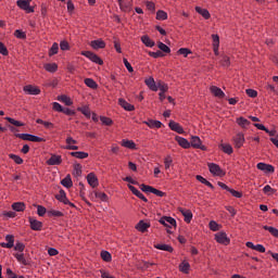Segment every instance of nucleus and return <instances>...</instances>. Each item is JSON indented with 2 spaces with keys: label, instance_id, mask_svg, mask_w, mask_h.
Wrapping results in <instances>:
<instances>
[{
  "label": "nucleus",
  "instance_id": "obj_1",
  "mask_svg": "<svg viewBox=\"0 0 278 278\" xmlns=\"http://www.w3.org/2000/svg\"><path fill=\"white\" fill-rule=\"evenodd\" d=\"M16 138L21 140H27L28 142H47V139L31 135V134H16Z\"/></svg>",
  "mask_w": 278,
  "mask_h": 278
},
{
  "label": "nucleus",
  "instance_id": "obj_2",
  "mask_svg": "<svg viewBox=\"0 0 278 278\" xmlns=\"http://www.w3.org/2000/svg\"><path fill=\"white\" fill-rule=\"evenodd\" d=\"M31 0H17L16 5L20 8V10H23L26 12V14H33L34 7H31Z\"/></svg>",
  "mask_w": 278,
  "mask_h": 278
},
{
  "label": "nucleus",
  "instance_id": "obj_3",
  "mask_svg": "<svg viewBox=\"0 0 278 278\" xmlns=\"http://www.w3.org/2000/svg\"><path fill=\"white\" fill-rule=\"evenodd\" d=\"M207 166L213 177H225V172L220 168V165L216 163H208Z\"/></svg>",
  "mask_w": 278,
  "mask_h": 278
},
{
  "label": "nucleus",
  "instance_id": "obj_4",
  "mask_svg": "<svg viewBox=\"0 0 278 278\" xmlns=\"http://www.w3.org/2000/svg\"><path fill=\"white\" fill-rule=\"evenodd\" d=\"M80 55H84L85 58L90 60V62H93V64H99V66H103V61L101 60V58L91 51H81Z\"/></svg>",
  "mask_w": 278,
  "mask_h": 278
},
{
  "label": "nucleus",
  "instance_id": "obj_5",
  "mask_svg": "<svg viewBox=\"0 0 278 278\" xmlns=\"http://www.w3.org/2000/svg\"><path fill=\"white\" fill-rule=\"evenodd\" d=\"M244 142H247V139L242 132H238L232 137V144L235 149H242V147H244Z\"/></svg>",
  "mask_w": 278,
  "mask_h": 278
},
{
  "label": "nucleus",
  "instance_id": "obj_6",
  "mask_svg": "<svg viewBox=\"0 0 278 278\" xmlns=\"http://www.w3.org/2000/svg\"><path fill=\"white\" fill-rule=\"evenodd\" d=\"M215 240L218 244H224V247H228L231 243V239L227 237V232L225 231L215 233Z\"/></svg>",
  "mask_w": 278,
  "mask_h": 278
},
{
  "label": "nucleus",
  "instance_id": "obj_7",
  "mask_svg": "<svg viewBox=\"0 0 278 278\" xmlns=\"http://www.w3.org/2000/svg\"><path fill=\"white\" fill-rule=\"evenodd\" d=\"M190 147H192L193 149H201V151H207V147L203 144L199 136L191 137Z\"/></svg>",
  "mask_w": 278,
  "mask_h": 278
},
{
  "label": "nucleus",
  "instance_id": "obj_8",
  "mask_svg": "<svg viewBox=\"0 0 278 278\" xmlns=\"http://www.w3.org/2000/svg\"><path fill=\"white\" fill-rule=\"evenodd\" d=\"M159 223L161 225H164V227H168V229H173V227H176L177 220L173 217L163 216L160 218Z\"/></svg>",
  "mask_w": 278,
  "mask_h": 278
},
{
  "label": "nucleus",
  "instance_id": "obj_9",
  "mask_svg": "<svg viewBox=\"0 0 278 278\" xmlns=\"http://www.w3.org/2000/svg\"><path fill=\"white\" fill-rule=\"evenodd\" d=\"M56 201L60 203H64V205H70V207H75V203L70 202L68 198L66 197V192L64 190H60L59 194L55 195Z\"/></svg>",
  "mask_w": 278,
  "mask_h": 278
},
{
  "label": "nucleus",
  "instance_id": "obj_10",
  "mask_svg": "<svg viewBox=\"0 0 278 278\" xmlns=\"http://www.w3.org/2000/svg\"><path fill=\"white\" fill-rule=\"evenodd\" d=\"M65 143L66 146L64 147V149L66 151H77L79 149V147L77 146V140L73 139V137H67L65 139Z\"/></svg>",
  "mask_w": 278,
  "mask_h": 278
},
{
  "label": "nucleus",
  "instance_id": "obj_11",
  "mask_svg": "<svg viewBox=\"0 0 278 278\" xmlns=\"http://www.w3.org/2000/svg\"><path fill=\"white\" fill-rule=\"evenodd\" d=\"M48 166H60L62 164V155L51 154L50 159L46 161Z\"/></svg>",
  "mask_w": 278,
  "mask_h": 278
},
{
  "label": "nucleus",
  "instance_id": "obj_12",
  "mask_svg": "<svg viewBox=\"0 0 278 278\" xmlns=\"http://www.w3.org/2000/svg\"><path fill=\"white\" fill-rule=\"evenodd\" d=\"M23 91H24L26 94H31V96H38V94H40V88H38V87H36V86H33V85H26V86H24Z\"/></svg>",
  "mask_w": 278,
  "mask_h": 278
},
{
  "label": "nucleus",
  "instance_id": "obj_13",
  "mask_svg": "<svg viewBox=\"0 0 278 278\" xmlns=\"http://www.w3.org/2000/svg\"><path fill=\"white\" fill-rule=\"evenodd\" d=\"M128 188L130 190V192H132V194H135V197H138V199H141V201H143L144 203H148L149 199H147V197H144V193L141 192L140 190H138V188L128 185Z\"/></svg>",
  "mask_w": 278,
  "mask_h": 278
},
{
  "label": "nucleus",
  "instance_id": "obj_14",
  "mask_svg": "<svg viewBox=\"0 0 278 278\" xmlns=\"http://www.w3.org/2000/svg\"><path fill=\"white\" fill-rule=\"evenodd\" d=\"M122 12H131V0H117Z\"/></svg>",
  "mask_w": 278,
  "mask_h": 278
},
{
  "label": "nucleus",
  "instance_id": "obj_15",
  "mask_svg": "<svg viewBox=\"0 0 278 278\" xmlns=\"http://www.w3.org/2000/svg\"><path fill=\"white\" fill-rule=\"evenodd\" d=\"M5 242H0V247H2V249H12L14 248V235H7L5 236Z\"/></svg>",
  "mask_w": 278,
  "mask_h": 278
},
{
  "label": "nucleus",
  "instance_id": "obj_16",
  "mask_svg": "<svg viewBox=\"0 0 278 278\" xmlns=\"http://www.w3.org/2000/svg\"><path fill=\"white\" fill-rule=\"evenodd\" d=\"M28 220H29L30 229H33V231H40L42 229V222L34 217H29Z\"/></svg>",
  "mask_w": 278,
  "mask_h": 278
},
{
  "label": "nucleus",
  "instance_id": "obj_17",
  "mask_svg": "<svg viewBox=\"0 0 278 278\" xmlns=\"http://www.w3.org/2000/svg\"><path fill=\"white\" fill-rule=\"evenodd\" d=\"M150 227H151V223H147V222L141 219L135 226V229H137V231H140L141 233H146V231H148Z\"/></svg>",
  "mask_w": 278,
  "mask_h": 278
},
{
  "label": "nucleus",
  "instance_id": "obj_18",
  "mask_svg": "<svg viewBox=\"0 0 278 278\" xmlns=\"http://www.w3.org/2000/svg\"><path fill=\"white\" fill-rule=\"evenodd\" d=\"M256 168L263 173H275V166L266 163H257Z\"/></svg>",
  "mask_w": 278,
  "mask_h": 278
},
{
  "label": "nucleus",
  "instance_id": "obj_19",
  "mask_svg": "<svg viewBox=\"0 0 278 278\" xmlns=\"http://www.w3.org/2000/svg\"><path fill=\"white\" fill-rule=\"evenodd\" d=\"M168 127L169 129H172V131H176V134H185L184 127L181 126V124L175 121H169Z\"/></svg>",
  "mask_w": 278,
  "mask_h": 278
},
{
  "label": "nucleus",
  "instance_id": "obj_20",
  "mask_svg": "<svg viewBox=\"0 0 278 278\" xmlns=\"http://www.w3.org/2000/svg\"><path fill=\"white\" fill-rule=\"evenodd\" d=\"M245 247H248V249H252V251H257L258 253H266V248L263 244L255 245L253 242L248 241Z\"/></svg>",
  "mask_w": 278,
  "mask_h": 278
},
{
  "label": "nucleus",
  "instance_id": "obj_21",
  "mask_svg": "<svg viewBox=\"0 0 278 278\" xmlns=\"http://www.w3.org/2000/svg\"><path fill=\"white\" fill-rule=\"evenodd\" d=\"M210 91L213 93V97H217V99H225V91L217 86H211Z\"/></svg>",
  "mask_w": 278,
  "mask_h": 278
},
{
  "label": "nucleus",
  "instance_id": "obj_22",
  "mask_svg": "<svg viewBox=\"0 0 278 278\" xmlns=\"http://www.w3.org/2000/svg\"><path fill=\"white\" fill-rule=\"evenodd\" d=\"M118 104L121 105V108L126 110V112H134V110H136V106H134L131 103L127 102V100L123 98L118 100Z\"/></svg>",
  "mask_w": 278,
  "mask_h": 278
},
{
  "label": "nucleus",
  "instance_id": "obj_23",
  "mask_svg": "<svg viewBox=\"0 0 278 278\" xmlns=\"http://www.w3.org/2000/svg\"><path fill=\"white\" fill-rule=\"evenodd\" d=\"M213 51L215 55H219L218 49L220 47V37L218 35H212Z\"/></svg>",
  "mask_w": 278,
  "mask_h": 278
},
{
  "label": "nucleus",
  "instance_id": "obj_24",
  "mask_svg": "<svg viewBox=\"0 0 278 278\" xmlns=\"http://www.w3.org/2000/svg\"><path fill=\"white\" fill-rule=\"evenodd\" d=\"M144 84L150 90H152V92H157V83H155V78L149 77L144 80Z\"/></svg>",
  "mask_w": 278,
  "mask_h": 278
},
{
  "label": "nucleus",
  "instance_id": "obj_25",
  "mask_svg": "<svg viewBox=\"0 0 278 278\" xmlns=\"http://www.w3.org/2000/svg\"><path fill=\"white\" fill-rule=\"evenodd\" d=\"M87 181L91 188H97L99 186V178H97V175L94 173H90L87 175Z\"/></svg>",
  "mask_w": 278,
  "mask_h": 278
},
{
  "label": "nucleus",
  "instance_id": "obj_26",
  "mask_svg": "<svg viewBox=\"0 0 278 278\" xmlns=\"http://www.w3.org/2000/svg\"><path fill=\"white\" fill-rule=\"evenodd\" d=\"M143 125H148L150 129H160L162 127V122L155 119H148L143 122Z\"/></svg>",
  "mask_w": 278,
  "mask_h": 278
},
{
  "label": "nucleus",
  "instance_id": "obj_27",
  "mask_svg": "<svg viewBox=\"0 0 278 278\" xmlns=\"http://www.w3.org/2000/svg\"><path fill=\"white\" fill-rule=\"evenodd\" d=\"M175 140L179 144V147H181L182 149H190V141H188V139L176 136Z\"/></svg>",
  "mask_w": 278,
  "mask_h": 278
},
{
  "label": "nucleus",
  "instance_id": "obj_28",
  "mask_svg": "<svg viewBox=\"0 0 278 278\" xmlns=\"http://www.w3.org/2000/svg\"><path fill=\"white\" fill-rule=\"evenodd\" d=\"M90 47L99 50V49H105V41L103 39H96L90 42Z\"/></svg>",
  "mask_w": 278,
  "mask_h": 278
},
{
  "label": "nucleus",
  "instance_id": "obj_29",
  "mask_svg": "<svg viewBox=\"0 0 278 278\" xmlns=\"http://www.w3.org/2000/svg\"><path fill=\"white\" fill-rule=\"evenodd\" d=\"M195 12L200 14V16L204 17L205 21H208L211 18L212 14H210V11L207 9H203L201 7H195Z\"/></svg>",
  "mask_w": 278,
  "mask_h": 278
},
{
  "label": "nucleus",
  "instance_id": "obj_30",
  "mask_svg": "<svg viewBox=\"0 0 278 278\" xmlns=\"http://www.w3.org/2000/svg\"><path fill=\"white\" fill-rule=\"evenodd\" d=\"M11 207L14 212H25L27 205L24 202H14Z\"/></svg>",
  "mask_w": 278,
  "mask_h": 278
},
{
  "label": "nucleus",
  "instance_id": "obj_31",
  "mask_svg": "<svg viewBox=\"0 0 278 278\" xmlns=\"http://www.w3.org/2000/svg\"><path fill=\"white\" fill-rule=\"evenodd\" d=\"M141 42L144 45V47H149L150 49L155 47V41H153L148 35H143L141 37Z\"/></svg>",
  "mask_w": 278,
  "mask_h": 278
},
{
  "label": "nucleus",
  "instance_id": "obj_32",
  "mask_svg": "<svg viewBox=\"0 0 278 278\" xmlns=\"http://www.w3.org/2000/svg\"><path fill=\"white\" fill-rule=\"evenodd\" d=\"M179 212L185 217V223H191L192 222V211L180 208Z\"/></svg>",
  "mask_w": 278,
  "mask_h": 278
},
{
  "label": "nucleus",
  "instance_id": "obj_33",
  "mask_svg": "<svg viewBox=\"0 0 278 278\" xmlns=\"http://www.w3.org/2000/svg\"><path fill=\"white\" fill-rule=\"evenodd\" d=\"M72 157H76V160H86L88 157V153L84 151L70 152Z\"/></svg>",
  "mask_w": 278,
  "mask_h": 278
},
{
  "label": "nucleus",
  "instance_id": "obj_34",
  "mask_svg": "<svg viewBox=\"0 0 278 278\" xmlns=\"http://www.w3.org/2000/svg\"><path fill=\"white\" fill-rule=\"evenodd\" d=\"M122 147H124L125 149L136 150V142H134V140L123 139Z\"/></svg>",
  "mask_w": 278,
  "mask_h": 278
},
{
  "label": "nucleus",
  "instance_id": "obj_35",
  "mask_svg": "<svg viewBox=\"0 0 278 278\" xmlns=\"http://www.w3.org/2000/svg\"><path fill=\"white\" fill-rule=\"evenodd\" d=\"M45 71H47V73H56L58 72V65L56 63H46L43 65Z\"/></svg>",
  "mask_w": 278,
  "mask_h": 278
},
{
  "label": "nucleus",
  "instance_id": "obj_36",
  "mask_svg": "<svg viewBox=\"0 0 278 278\" xmlns=\"http://www.w3.org/2000/svg\"><path fill=\"white\" fill-rule=\"evenodd\" d=\"M77 111L81 112V114H84V116H86V118H90V116H92V113L90 112V108L88 105L78 106Z\"/></svg>",
  "mask_w": 278,
  "mask_h": 278
},
{
  "label": "nucleus",
  "instance_id": "obj_37",
  "mask_svg": "<svg viewBox=\"0 0 278 278\" xmlns=\"http://www.w3.org/2000/svg\"><path fill=\"white\" fill-rule=\"evenodd\" d=\"M164 168L165 170H169L170 166H173V156L170 154H167L164 160Z\"/></svg>",
  "mask_w": 278,
  "mask_h": 278
},
{
  "label": "nucleus",
  "instance_id": "obj_38",
  "mask_svg": "<svg viewBox=\"0 0 278 278\" xmlns=\"http://www.w3.org/2000/svg\"><path fill=\"white\" fill-rule=\"evenodd\" d=\"M180 273H185V275H188L190 273V263L188 261H182L179 265Z\"/></svg>",
  "mask_w": 278,
  "mask_h": 278
},
{
  "label": "nucleus",
  "instance_id": "obj_39",
  "mask_svg": "<svg viewBox=\"0 0 278 278\" xmlns=\"http://www.w3.org/2000/svg\"><path fill=\"white\" fill-rule=\"evenodd\" d=\"M195 179L198 181H200V184H203L204 186H207V188H211V190H214V185H212V182H210V180L203 178V176L198 175V176H195Z\"/></svg>",
  "mask_w": 278,
  "mask_h": 278
},
{
  "label": "nucleus",
  "instance_id": "obj_40",
  "mask_svg": "<svg viewBox=\"0 0 278 278\" xmlns=\"http://www.w3.org/2000/svg\"><path fill=\"white\" fill-rule=\"evenodd\" d=\"M61 186L64 188H73V179H71V175H67L61 180Z\"/></svg>",
  "mask_w": 278,
  "mask_h": 278
},
{
  "label": "nucleus",
  "instance_id": "obj_41",
  "mask_svg": "<svg viewBox=\"0 0 278 278\" xmlns=\"http://www.w3.org/2000/svg\"><path fill=\"white\" fill-rule=\"evenodd\" d=\"M220 65L224 67V68H229V66H231V60L229 59V56L227 55H222L220 56Z\"/></svg>",
  "mask_w": 278,
  "mask_h": 278
},
{
  "label": "nucleus",
  "instance_id": "obj_42",
  "mask_svg": "<svg viewBox=\"0 0 278 278\" xmlns=\"http://www.w3.org/2000/svg\"><path fill=\"white\" fill-rule=\"evenodd\" d=\"M58 101H61V103H64L65 105H73V100L66 94L59 96Z\"/></svg>",
  "mask_w": 278,
  "mask_h": 278
},
{
  "label": "nucleus",
  "instance_id": "obj_43",
  "mask_svg": "<svg viewBox=\"0 0 278 278\" xmlns=\"http://www.w3.org/2000/svg\"><path fill=\"white\" fill-rule=\"evenodd\" d=\"M237 125H239V127H242L243 129H247V127L251 125V122H249V119L244 117H239L237 118Z\"/></svg>",
  "mask_w": 278,
  "mask_h": 278
},
{
  "label": "nucleus",
  "instance_id": "obj_44",
  "mask_svg": "<svg viewBox=\"0 0 278 278\" xmlns=\"http://www.w3.org/2000/svg\"><path fill=\"white\" fill-rule=\"evenodd\" d=\"M85 85H87V87L91 88L92 90H97L99 88V85L92 78H86Z\"/></svg>",
  "mask_w": 278,
  "mask_h": 278
},
{
  "label": "nucleus",
  "instance_id": "obj_45",
  "mask_svg": "<svg viewBox=\"0 0 278 278\" xmlns=\"http://www.w3.org/2000/svg\"><path fill=\"white\" fill-rule=\"evenodd\" d=\"M222 151H224L227 155H231L233 153V147L229 143H222L220 144Z\"/></svg>",
  "mask_w": 278,
  "mask_h": 278
},
{
  "label": "nucleus",
  "instance_id": "obj_46",
  "mask_svg": "<svg viewBox=\"0 0 278 278\" xmlns=\"http://www.w3.org/2000/svg\"><path fill=\"white\" fill-rule=\"evenodd\" d=\"M177 55H182L184 58H188L189 55H192V50L188 48H180L177 51Z\"/></svg>",
  "mask_w": 278,
  "mask_h": 278
},
{
  "label": "nucleus",
  "instance_id": "obj_47",
  "mask_svg": "<svg viewBox=\"0 0 278 278\" xmlns=\"http://www.w3.org/2000/svg\"><path fill=\"white\" fill-rule=\"evenodd\" d=\"M93 195L96 197V199H100V201H102L103 203H108L109 201V197L105 194V192H99V191H96L93 193Z\"/></svg>",
  "mask_w": 278,
  "mask_h": 278
},
{
  "label": "nucleus",
  "instance_id": "obj_48",
  "mask_svg": "<svg viewBox=\"0 0 278 278\" xmlns=\"http://www.w3.org/2000/svg\"><path fill=\"white\" fill-rule=\"evenodd\" d=\"M14 257L18 262V264H22L23 266L27 264V261L25 260V254L23 252L14 254Z\"/></svg>",
  "mask_w": 278,
  "mask_h": 278
},
{
  "label": "nucleus",
  "instance_id": "obj_49",
  "mask_svg": "<svg viewBox=\"0 0 278 278\" xmlns=\"http://www.w3.org/2000/svg\"><path fill=\"white\" fill-rule=\"evenodd\" d=\"M168 18V13L163 10L156 12V21H166Z\"/></svg>",
  "mask_w": 278,
  "mask_h": 278
},
{
  "label": "nucleus",
  "instance_id": "obj_50",
  "mask_svg": "<svg viewBox=\"0 0 278 278\" xmlns=\"http://www.w3.org/2000/svg\"><path fill=\"white\" fill-rule=\"evenodd\" d=\"M155 249H159V251H167L168 253H173V247L169 244H156Z\"/></svg>",
  "mask_w": 278,
  "mask_h": 278
},
{
  "label": "nucleus",
  "instance_id": "obj_51",
  "mask_svg": "<svg viewBox=\"0 0 278 278\" xmlns=\"http://www.w3.org/2000/svg\"><path fill=\"white\" fill-rule=\"evenodd\" d=\"M263 229H265V231H269V233H271V236H274V238H278V229L271 226H263Z\"/></svg>",
  "mask_w": 278,
  "mask_h": 278
},
{
  "label": "nucleus",
  "instance_id": "obj_52",
  "mask_svg": "<svg viewBox=\"0 0 278 278\" xmlns=\"http://www.w3.org/2000/svg\"><path fill=\"white\" fill-rule=\"evenodd\" d=\"M263 192H264V194H267V197H271V194H275V192H277V190L274 189L273 187H270L269 185H266L263 188Z\"/></svg>",
  "mask_w": 278,
  "mask_h": 278
},
{
  "label": "nucleus",
  "instance_id": "obj_53",
  "mask_svg": "<svg viewBox=\"0 0 278 278\" xmlns=\"http://www.w3.org/2000/svg\"><path fill=\"white\" fill-rule=\"evenodd\" d=\"M58 51H60V45H58V42H54V43L52 45V47L50 48V50H49V55H50V58H51L52 55H58Z\"/></svg>",
  "mask_w": 278,
  "mask_h": 278
},
{
  "label": "nucleus",
  "instance_id": "obj_54",
  "mask_svg": "<svg viewBox=\"0 0 278 278\" xmlns=\"http://www.w3.org/2000/svg\"><path fill=\"white\" fill-rule=\"evenodd\" d=\"M48 216H54L55 218H62V216H64V213H62V211H58V210H50V211H48Z\"/></svg>",
  "mask_w": 278,
  "mask_h": 278
},
{
  "label": "nucleus",
  "instance_id": "obj_55",
  "mask_svg": "<svg viewBox=\"0 0 278 278\" xmlns=\"http://www.w3.org/2000/svg\"><path fill=\"white\" fill-rule=\"evenodd\" d=\"M5 121H8V123H11V125H14L15 127H24L25 126L24 123L16 121L12 117H5Z\"/></svg>",
  "mask_w": 278,
  "mask_h": 278
},
{
  "label": "nucleus",
  "instance_id": "obj_56",
  "mask_svg": "<svg viewBox=\"0 0 278 278\" xmlns=\"http://www.w3.org/2000/svg\"><path fill=\"white\" fill-rule=\"evenodd\" d=\"M157 48L163 51V53H170V48L168 46H166V43L160 41L157 43Z\"/></svg>",
  "mask_w": 278,
  "mask_h": 278
},
{
  "label": "nucleus",
  "instance_id": "obj_57",
  "mask_svg": "<svg viewBox=\"0 0 278 278\" xmlns=\"http://www.w3.org/2000/svg\"><path fill=\"white\" fill-rule=\"evenodd\" d=\"M100 255L103 262H112V254L110 252L102 251Z\"/></svg>",
  "mask_w": 278,
  "mask_h": 278
},
{
  "label": "nucleus",
  "instance_id": "obj_58",
  "mask_svg": "<svg viewBox=\"0 0 278 278\" xmlns=\"http://www.w3.org/2000/svg\"><path fill=\"white\" fill-rule=\"evenodd\" d=\"M73 175H74V177H81V165L80 164L74 165Z\"/></svg>",
  "mask_w": 278,
  "mask_h": 278
},
{
  "label": "nucleus",
  "instance_id": "obj_59",
  "mask_svg": "<svg viewBox=\"0 0 278 278\" xmlns=\"http://www.w3.org/2000/svg\"><path fill=\"white\" fill-rule=\"evenodd\" d=\"M10 160H13L15 164H23V157L16 154H9Z\"/></svg>",
  "mask_w": 278,
  "mask_h": 278
},
{
  "label": "nucleus",
  "instance_id": "obj_60",
  "mask_svg": "<svg viewBox=\"0 0 278 278\" xmlns=\"http://www.w3.org/2000/svg\"><path fill=\"white\" fill-rule=\"evenodd\" d=\"M208 227L211 231H218L220 229V225H218V223H216L215 220H211Z\"/></svg>",
  "mask_w": 278,
  "mask_h": 278
},
{
  "label": "nucleus",
  "instance_id": "obj_61",
  "mask_svg": "<svg viewBox=\"0 0 278 278\" xmlns=\"http://www.w3.org/2000/svg\"><path fill=\"white\" fill-rule=\"evenodd\" d=\"M157 90H160V92H168V85L159 81L157 83Z\"/></svg>",
  "mask_w": 278,
  "mask_h": 278
},
{
  "label": "nucleus",
  "instance_id": "obj_62",
  "mask_svg": "<svg viewBox=\"0 0 278 278\" xmlns=\"http://www.w3.org/2000/svg\"><path fill=\"white\" fill-rule=\"evenodd\" d=\"M14 247V251H18V253H23L25 251V243L16 242Z\"/></svg>",
  "mask_w": 278,
  "mask_h": 278
},
{
  "label": "nucleus",
  "instance_id": "obj_63",
  "mask_svg": "<svg viewBox=\"0 0 278 278\" xmlns=\"http://www.w3.org/2000/svg\"><path fill=\"white\" fill-rule=\"evenodd\" d=\"M140 188H141L142 192H148L150 194H153V190H154L153 187H151L149 185H141Z\"/></svg>",
  "mask_w": 278,
  "mask_h": 278
},
{
  "label": "nucleus",
  "instance_id": "obj_64",
  "mask_svg": "<svg viewBox=\"0 0 278 278\" xmlns=\"http://www.w3.org/2000/svg\"><path fill=\"white\" fill-rule=\"evenodd\" d=\"M100 121L102 123V125H106L108 127H110V125H112V118L110 117H105V116H100Z\"/></svg>",
  "mask_w": 278,
  "mask_h": 278
}]
</instances>
